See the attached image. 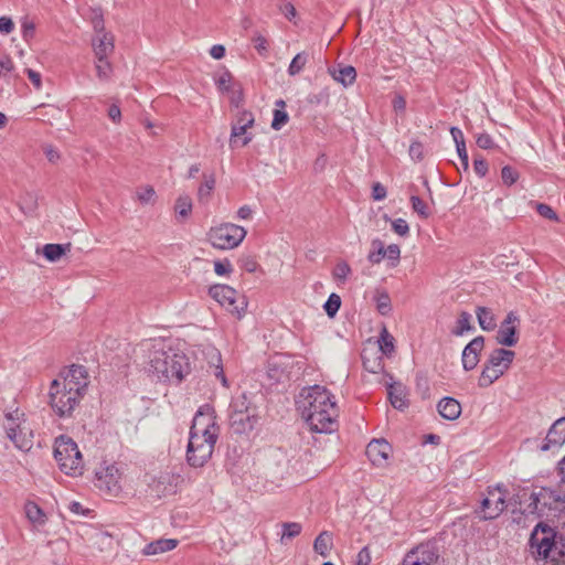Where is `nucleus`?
<instances>
[{
    "mask_svg": "<svg viewBox=\"0 0 565 565\" xmlns=\"http://www.w3.org/2000/svg\"><path fill=\"white\" fill-rule=\"evenodd\" d=\"M95 486L107 493H117L120 487V472L115 463L106 465L95 471Z\"/></svg>",
    "mask_w": 565,
    "mask_h": 565,
    "instance_id": "nucleus-12",
    "label": "nucleus"
},
{
    "mask_svg": "<svg viewBox=\"0 0 565 565\" xmlns=\"http://www.w3.org/2000/svg\"><path fill=\"white\" fill-rule=\"evenodd\" d=\"M93 18H92V24L93 30L96 33V35H103V33H107L105 30V20L104 14L100 8L93 9Z\"/></svg>",
    "mask_w": 565,
    "mask_h": 565,
    "instance_id": "nucleus-47",
    "label": "nucleus"
},
{
    "mask_svg": "<svg viewBox=\"0 0 565 565\" xmlns=\"http://www.w3.org/2000/svg\"><path fill=\"white\" fill-rule=\"evenodd\" d=\"M565 444V417L556 419L550 427L545 439L539 446L540 451L559 450Z\"/></svg>",
    "mask_w": 565,
    "mask_h": 565,
    "instance_id": "nucleus-16",
    "label": "nucleus"
},
{
    "mask_svg": "<svg viewBox=\"0 0 565 565\" xmlns=\"http://www.w3.org/2000/svg\"><path fill=\"white\" fill-rule=\"evenodd\" d=\"M301 531L302 525L299 522H284L279 537L280 544L287 545L291 540L300 535Z\"/></svg>",
    "mask_w": 565,
    "mask_h": 565,
    "instance_id": "nucleus-32",
    "label": "nucleus"
},
{
    "mask_svg": "<svg viewBox=\"0 0 565 565\" xmlns=\"http://www.w3.org/2000/svg\"><path fill=\"white\" fill-rule=\"evenodd\" d=\"M393 231L399 236H406L409 233V226L404 218H395L392 221Z\"/></svg>",
    "mask_w": 565,
    "mask_h": 565,
    "instance_id": "nucleus-59",
    "label": "nucleus"
},
{
    "mask_svg": "<svg viewBox=\"0 0 565 565\" xmlns=\"http://www.w3.org/2000/svg\"><path fill=\"white\" fill-rule=\"evenodd\" d=\"M53 457L65 475L71 477L83 475V457L77 444L71 437L61 435L55 439Z\"/></svg>",
    "mask_w": 565,
    "mask_h": 565,
    "instance_id": "nucleus-5",
    "label": "nucleus"
},
{
    "mask_svg": "<svg viewBox=\"0 0 565 565\" xmlns=\"http://www.w3.org/2000/svg\"><path fill=\"white\" fill-rule=\"evenodd\" d=\"M385 257L392 260V266H396L401 258V248L396 244H391L385 248Z\"/></svg>",
    "mask_w": 565,
    "mask_h": 565,
    "instance_id": "nucleus-57",
    "label": "nucleus"
},
{
    "mask_svg": "<svg viewBox=\"0 0 565 565\" xmlns=\"http://www.w3.org/2000/svg\"><path fill=\"white\" fill-rule=\"evenodd\" d=\"M531 544L536 547L543 565H565V537L551 527L536 525Z\"/></svg>",
    "mask_w": 565,
    "mask_h": 565,
    "instance_id": "nucleus-4",
    "label": "nucleus"
},
{
    "mask_svg": "<svg viewBox=\"0 0 565 565\" xmlns=\"http://www.w3.org/2000/svg\"><path fill=\"white\" fill-rule=\"evenodd\" d=\"M246 114L242 111V116ZM247 145V121L239 117L237 122L231 125V134L228 138V146L231 150L242 149Z\"/></svg>",
    "mask_w": 565,
    "mask_h": 565,
    "instance_id": "nucleus-21",
    "label": "nucleus"
},
{
    "mask_svg": "<svg viewBox=\"0 0 565 565\" xmlns=\"http://www.w3.org/2000/svg\"><path fill=\"white\" fill-rule=\"evenodd\" d=\"M276 106L277 108H275L273 113L271 128L279 130L287 124L289 117L285 110L286 104L282 99L277 100Z\"/></svg>",
    "mask_w": 565,
    "mask_h": 565,
    "instance_id": "nucleus-35",
    "label": "nucleus"
},
{
    "mask_svg": "<svg viewBox=\"0 0 565 565\" xmlns=\"http://www.w3.org/2000/svg\"><path fill=\"white\" fill-rule=\"evenodd\" d=\"M333 78L343 86H350L356 78V71L353 66L348 65L332 73Z\"/></svg>",
    "mask_w": 565,
    "mask_h": 565,
    "instance_id": "nucleus-34",
    "label": "nucleus"
},
{
    "mask_svg": "<svg viewBox=\"0 0 565 565\" xmlns=\"http://www.w3.org/2000/svg\"><path fill=\"white\" fill-rule=\"evenodd\" d=\"M7 437L20 450L26 451L30 446L26 441H20V427L18 424L10 425L7 429Z\"/></svg>",
    "mask_w": 565,
    "mask_h": 565,
    "instance_id": "nucleus-43",
    "label": "nucleus"
},
{
    "mask_svg": "<svg viewBox=\"0 0 565 565\" xmlns=\"http://www.w3.org/2000/svg\"><path fill=\"white\" fill-rule=\"evenodd\" d=\"M253 42L255 50L262 57H267L269 55V42L266 38L257 34L253 38Z\"/></svg>",
    "mask_w": 565,
    "mask_h": 565,
    "instance_id": "nucleus-50",
    "label": "nucleus"
},
{
    "mask_svg": "<svg viewBox=\"0 0 565 565\" xmlns=\"http://www.w3.org/2000/svg\"><path fill=\"white\" fill-rule=\"evenodd\" d=\"M61 384L65 382V386L73 390L78 386L81 396H84L87 391V371L85 366L79 364H72L65 371H62L56 379Z\"/></svg>",
    "mask_w": 565,
    "mask_h": 565,
    "instance_id": "nucleus-15",
    "label": "nucleus"
},
{
    "mask_svg": "<svg viewBox=\"0 0 565 565\" xmlns=\"http://www.w3.org/2000/svg\"><path fill=\"white\" fill-rule=\"evenodd\" d=\"M24 513L29 522L35 526H42L47 521L45 512L34 501H26L24 503Z\"/></svg>",
    "mask_w": 565,
    "mask_h": 565,
    "instance_id": "nucleus-26",
    "label": "nucleus"
},
{
    "mask_svg": "<svg viewBox=\"0 0 565 565\" xmlns=\"http://www.w3.org/2000/svg\"><path fill=\"white\" fill-rule=\"evenodd\" d=\"M563 503H565V494L551 488L542 487L531 493L530 503L524 509L523 513L526 515L542 516L547 511L557 509L558 505Z\"/></svg>",
    "mask_w": 565,
    "mask_h": 565,
    "instance_id": "nucleus-10",
    "label": "nucleus"
},
{
    "mask_svg": "<svg viewBox=\"0 0 565 565\" xmlns=\"http://www.w3.org/2000/svg\"><path fill=\"white\" fill-rule=\"evenodd\" d=\"M392 451L391 445L384 439H373L366 447V456L375 466H384Z\"/></svg>",
    "mask_w": 565,
    "mask_h": 565,
    "instance_id": "nucleus-20",
    "label": "nucleus"
},
{
    "mask_svg": "<svg viewBox=\"0 0 565 565\" xmlns=\"http://www.w3.org/2000/svg\"><path fill=\"white\" fill-rule=\"evenodd\" d=\"M351 274V267L350 265L342 260V262H339L334 268H333V271H332V276L333 278L339 282V284H344L349 277V275Z\"/></svg>",
    "mask_w": 565,
    "mask_h": 565,
    "instance_id": "nucleus-45",
    "label": "nucleus"
},
{
    "mask_svg": "<svg viewBox=\"0 0 565 565\" xmlns=\"http://www.w3.org/2000/svg\"><path fill=\"white\" fill-rule=\"evenodd\" d=\"M307 61H308V56L305 52H300L298 53L290 62L289 66H288V74L290 76H295L297 74H299L305 65L307 64Z\"/></svg>",
    "mask_w": 565,
    "mask_h": 565,
    "instance_id": "nucleus-44",
    "label": "nucleus"
},
{
    "mask_svg": "<svg viewBox=\"0 0 565 565\" xmlns=\"http://www.w3.org/2000/svg\"><path fill=\"white\" fill-rule=\"evenodd\" d=\"M192 200L189 195H180L174 205L178 217L185 218L192 212Z\"/></svg>",
    "mask_w": 565,
    "mask_h": 565,
    "instance_id": "nucleus-38",
    "label": "nucleus"
},
{
    "mask_svg": "<svg viewBox=\"0 0 565 565\" xmlns=\"http://www.w3.org/2000/svg\"><path fill=\"white\" fill-rule=\"evenodd\" d=\"M213 82L221 94H230L234 84L232 83V74L228 70L223 71L213 75Z\"/></svg>",
    "mask_w": 565,
    "mask_h": 565,
    "instance_id": "nucleus-33",
    "label": "nucleus"
},
{
    "mask_svg": "<svg viewBox=\"0 0 565 565\" xmlns=\"http://www.w3.org/2000/svg\"><path fill=\"white\" fill-rule=\"evenodd\" d=\"M68 247L70 244L49 243L43 246L42 254L47 262L55 263L66 254Z\"/></svg>",
    "mask_w": 565,
    "mask_h": 565,
    "instance_id": "nucleus-29",
    "label": "nucleus"
},
{
    "mask_svg": "<svg viewBox=\"0 0 565 565\" xmlns=\"http://www.w3.org/2000/svg\"><path fill=\"white\" fill-rule=\"evenodd\" d=\"M438 413L448 420L457 419L461 414L460 403L452 397H444L437 405Z\"/></svg>",
    "mask_w": 565,
    "mask_h": 565,
    "instance_id": "nucleus-25",
    "label": "nucleus"
},
{
    "mask_svg": "<svg viewBox=\"0 0 565 565\" xmlns=\"http://www.w3.org/2000/svg\"><path fill=\"white\" fill-rule=\"evenodd\" d=\"M409 156L413 160L420 161L424 158V146L419 141H413L409 146Z\"/></svg>",
    "mask_w": 565,
    "mask_h": 565,
    "instance_id": "nucleus-62",
    "label": "nucleus"
},
{
    "mask_svg": "<svg viewBox=\"0 0 565 565\" xmlns=\"http://www.w3.org/2000/svg\"><path fill=\"white\" fill-rule=\"evenodd\" d=\"M371 556L367 547H363L356 555L354 565H369Z\"/></svg>",
    "mask_w": 565,
    "mask_h": 565,
    "instance_id": "nucleus-64",
    "label": "nucleus"
},
{
    "mask_svg": "<svg viewBox=\"0 0 565 565\" xmlns=\"http://www.w3.org/2000/svg\"><path fill=\"white\" fill-rule=\"evenodd\" d=\"M296 404L311 431L331 434L337 429L338 406L326 387L313 385L302 388Z\"/></svg>",
    "mask_w": 565,
    "mask_h": 565,
    "instance_id": "nucleus-1",
    "label": "nucleus"
},
{
    "mask_svg": "<svg viewBox=\"0 0 565 565\" xmlns=\"http://www.w3.org/2000/svg\"><path fill=\"white\" fill-rule=\"evenodd\" d=\"M266 374L273 383H279L285 379H288L289 371L287 359L284 355H276L271 358L268 361Z\"/></svg>",
    "mask_w": 565,
    "mask_h": 565,
    "instance_id": "nucleus-22",
    "label": "nucleus"
},
{
    "mask_svg": "<svg viewBox=\"0 0 565 565\" xmlns=\"http://www.w3.org/2000/svg\"><path fill=\"white\" fill-rule=\"evenodd\" d=\"M227 423L231 437L247 439V392L233 396L227 409Z\"/></svg>",
    "mask_w": 565,
    "mask_h": 565,
    "instance_id": "nucleus-9",
    "label": "nucleus"
},
{
    "mask_svg": "<svg viewBox=\"0 0 565 565\" xmlns=\"http://www.w3.org/2000/svg\"><path fill=\"white\" fill-rule=\"evenodd\" d=\"M68 510L75 515L79 516H90L92 510L88 508H85L81 502L78 501H72L68 504Z\"/></svg>",
    "mask_w": 565,
    "mask_h": 565,
    "instance_id": "nucleus-58",
    "label": "nucleus"
},
{
    "mask_svg": "<svg viewBox=\"0 0 565 565\" xmlns=\"http://www.w3.org/2000/svg\"><path fill=\"white\" fill-rule=\"evenodd\" d=\"M230 98V103L232 107L238 108L244 100V89L242 86L238 88L232 87V92L226 94Z\"/></svg>",
    "mask_w": 565,
    "mask_h": 565,
    "instance_id": "nucleus-54",
    "label": "nucleus"
},
{
    "mask_svg": "<svg viewBox=\"0 0 565 565\" xmlns=\"http://www.w3.org/2000/svg\"><path fill=\"white\" fill-rule=\"evenodd\" d=\"M519 177V172L510 166H504L501 170L502 182L508 186L514 184Z\"/></svg>",
    "mask_w": 565,
    "mask_h": 565,
    "instance_id": "nucleus-51",
    "label": "nucleus"
},
{
    "mask_svg": "<svg viewBox=\"0 0 565 565\" xmlns=\"http://www.w3.org/2000/svg\"><path fill=\"white\" fill-rule=\"evenodd\" d=\"M471 315L467 311H461L459 317H458V320H457V326L456 328L452 330V334L457 335V337H461L466 332H469L471 330H473V327L471 324Z\"/></svg>",
    "mask_w": 565,
    "mask_h": 565,
    "instance_id": "nucleus-37",
    "label": "nucleus"
},
{
    "mask_svg": "<svg viewBox=\"0 0 565 565\" xmlns=\"http://www.w3.org/2000/svg\"><path fill=\"white\" fill-rule=\"evenodd\" d=\"M483 347L484 338L478 335L463 348L461 362L465 371H471L478 365Z\"/></svg>",
    "mask_w": 565,
    "mask_h": 565,
    "instance_id": "nucleus-18",
    "label": "nucleus"
},
{
    "mask_svg": "<svg viewBox=\"0 0 565 565\" xmlns=\"http://www.w3.org/2000/svg\"><path fill=\"white\" fill-rule=\"evenodd\" d=\"M385 257V247L381 239L372 241V249L367 255V259L372 264H380Z\"/></svg>",
    "mask_w": 565,
    "mask_h": 565,
    "instance_id": "nucleus-42",
    "label": "nucleus"
},
{
    "mask_svg": "<svg viewBox=\"0 0 565 565\" xmlns=\"http://www.w3.org/2000/svg\"><path fill=\"white\" fill-rule=\"evenodd\" d=\"M209 295L222 307L228 311L236 313L238 319L244 317L243 308L236 306L237 291L228 285L216 284L209 288Z\"/></svg>",
    "mask_w": 565,
    "mask_h": 565,
    "instance_id": "nucleus-13",
    "label": "nucleus"
},
{
    "mask_svg": "<svg viewBox=\"0 0 565 565\" xmlns=\"http://www.w3.org/2000/svg\"><path fill=\"white\" fill-rule=\"evenodd\" d=\"M536 211L537 213L547 218V220H551V221H557V214L554 212V210L547 205V204H544V203H539L536 205Z\"/></svg>",
    "mask_w": 565,
    "mask_h": 565,
    "instance_id": "nucleus-61",
    "label": "nucleus"
},
{
    "mask_svg": "<svg viewBox=\"0 0 565 565\" xmlns=\"http://www.w3.org/2000/svg\"><path fill=\"white\" fill-rule=\"evenodd\" d=\"M362 360H363V366L364 369L370 372V373H373V374H377L380 373L383 367H384V364H383V359L381 355H375L373 358H369L367 356V353L364 352L362 354Z\"/></svg>",
    "mask_w": 565,
    "mask_h": 565,
    "instance_id": "nucleus-40",
    "label": "nucleus"
},
{
    "mask_svg": "<svg viewBox=\"0 0 565 565\" xmlns=\"http://www.w3.org/2000/svg\"><path fill=\"white\" fill-rule=\"evenodd\" d=\"M175 478L169 473L160 475L153 483V489L158 492V497L172 494L175 492Z\"/></svg>",
    "mask_w": 565,
    "mask_h": 565,
    "instance_id": "nucleus-28",
    "label": "nucleus"
},
{
    "mask_svg": "<svg viewBox=\"0 0 565 565\" xmlns=\"http://www.w3.org/2000/svg\"><path fill=\"white\" fill-rule=\"evenodd\" d=\"M473 170L480 177H486L488 172V163L483 158H475L473 160Z\"/></svg>",
    "mask_w": 565,
    "mask_h": 565,
    "instance_id": "nucleus-63",
    "label": "nucleus"
},
{
    "mask_svg": "<svg viewBox=\"0 0 565 565\" xmlns=\"http://www.w3.org/2000/svg\"><path fill=\"white\" fill-rule=\"evenodd\" d=\"M438 555L430 544H420L409 551L403 561V565H433Z\"/></svg>",
    "mask_w": 565,
    "mask_h": 565,
    "instance_id": "nucleus-17",
    "label": "nucleus"
},
{
    "mask_svg": "<svg viewBox=\"0 0 565 565\" xmlns=\"http://www.w3.org/2000/svg\"><path fill=\"white\" fill-rule=\"evenodd\" d=\"M388 398L392 406L396 409H404L407 407L408 402L406 398L405 390L401 384H392L388 387Z\"/></svg>",
    "mask_w": 565,
    "mask_h": 565,
    "instance_id": "nucleus-30",
    "label": "nucleus"
},
{
    "mask_svg": "<svg viewBox=\"0 0 565 565\" xmlns=\"http://www.w3.org/2000/svg\"><path fill=\"white\" fill-rule=\"evenodd\" d=\"M96 60L95 68L97 77L100 81H108L113 73V67L109 60L107 57H96Z\"/></svg>",
    "mask_w": 565,
    "mask_h": 565,
    "instance_id": "nucleus-41",
    "label": "nucleus"
},
{
    "mask_svg": "<svg viewBox=\"0 0 565 565\" xmlns=\"http://www.w3.org/2000/svg\"><path fill=\"white\" fill-rule=\"evenodd\" d=\"M179 541L175 539H159L152 541L142 548V554L146 556L157 555L174 550Z\"/></svg>",
    "mask_w": 565,
    "mask_h": 565,
    "instance_id": "nucleus-24",
    "label": "nucleus"
},
{
    "mask_svg": "<svg viewBox=\"0 0 565 565\" xmlns=\"http://www.w3.org/2000/svg\"><path fill=\"white\" fill-rule=\"evenodd\" d=\"M146 371L160 383L180 385L191 372L188 355L170 341H156L148 351Z\"/></svg>",
    "mask_w": 565,
    "mask_h": 565,
    "instance_id": "nucleus-2",
    "label": "nucleus"
},
{
    "mask_svg": "<svg viewBox=\"0 0 565 565\" xmlns=\"http://www.w3.org/2000/svg\"><path fill=\"white\" fill-rule=\"evenodd\" d=\"M476 143L481 149H491L494 147L492 137L487 132L479 134L476 138Z\"/></svg>",
    "mask_w": 565,
    "mask_h": 565,
    "instance_id": "nucleus-60",
    "label": "nucleus"
},
{
    "mask_svg": "<svg viewBox=\"0 0 565 565\" xmlns=\"http://www.w3.org/2000/svg\"><path fill=\"white\" fill-rule=\"evenodd\" d=\"M520 318L516 312L510 311L501 322L497 332V343L503 347H513L518 343V326Z\"/></svg>",
    "mask_w": 565,
    "mask_h": 565,
    "instance_id": "nucleus-14",
    "label": "nucleus"
},
{
    "mask_svg": "<svg viewBox=\"0 0 565 565\" xmlns=\"http://www.w3.org/2000/svg\"><path fill=\"white\" fill-rule=\"evenodd\" d=\"M232 271V264L227 258L214 262V273L217 276H225Z\"/></svg>",
    "mask_w": 565,
    "mask_h": 565,
    "instance_id": "nucleus-55",
    "label": "nucleus"
},
{
    "mask_svg": "<svg viewBox=\"0 0 565 565\" xmlns=\"http://www.w3.org/2000/svg\"><path fill=\"white\" fill-rule=\"evenodd\" d=\"M332 547L333 537L328 531H322L313 541V551L322 557L329 556Z\"/></svg>",
    "mask_w": 565,
    "mask_h": 565,
    "instance_id": "nucleus-27",
    "label": "nucleus"
},
{
    "mask_svg": "<svg viewBox=\"0 0 565 565\" xmlns=\"http://www.w3.org/2000/svg\"><path fill=\"white\" fill-rule=\"evenodd\" d=\"M78 386L76 388L65 386L57 380H52L49 387V405L58 418H70L81 399Z\"/></svg>",
    "mask_w": 565,
    "mask_h": 565,
    "instance_id": "nucleus-6",
    "label": "nucleus"
},
{
    "mask_svg": "<svg viewBox=\"0 0 565 565\" xmlns=\"http://www.w3.org/2000/svg\"><path fill=\"white\" fill-rule=\"evenodd\" d=\"M246 234L247 231L243 226L233 223H223L210 228L207 241L214 248L226 250L238 246Z\"/></svg>",
    "mask_w": 565,
    "mask_h": 565,
    "instance_id": "nucleus-8",
    "label": "nucleus"
},
{
    "mask_svg": "<svg viewBox=\"0 0 565 565\" xmlns=\"http://www.w3.org/2000/svg\"><path fill=\"white\" fill-rule=\"evenodd\" d=\"M413 210L423 218H427L429 216L428 207L426 203L416 195L411 198Z\"/></svg>",
    "mask_w": 565,
    "mask_h": 565,
    "instance_id": "nucleus-53",
    "label": "nucleus"
},
{
    "mask_svg": "<svg viewBox=\"0 0 565 565\" xmlns=\"http://www.w3.org/2000/svg\"><path fill=\"white\" fill-rule=\"evenodd\" d=\"M92 46L96 57H107L108 53L113 52L114 38L110 33H103V35H95L92 39Z\"/></svg>",
    "mask_w": 565,
    "mask_h": 565,
    "instance_id": "nucleus-23",
    "label": "nucleus"
},
{
    "mask_svg": "<svg viewBox=\"0 0 565 565\" xmlns=\"http://www.w3.org/2000/svg\"><path fill=\"white\" fill-rule=\"evenodd\" d=\"M514 358L515 353L512 350L494 349L483 364L478 385L480 387H488L493 384L510 369Z\"/></svg>",
    "mask_w": 565,
    "mask_h": 565,
    "instance_id": "nucleus-7",
    "label": "nucleus"
},
{
    "mask_svg": "<svg viewBox=\"0 0 565 565\" xmlns=\"http://www.w3.org/2000/svg\"><path fill=\"white\" fill-rule=\"evenodd\" d=\"M478 323L484 331L494 330L497 327V320L493 312L487 307H478L476 310Z\"/></svg>",
    "mask_w": 565,
    "mask_h": 565,
    "instance_id": "nucleus-31",
    "label": "nucleus"
},
{
    "mask_svg": "<svg viewBox=\"0 0 565 565\" xmlns=\"http://www.w3.org/2000/svg\"><path fill=\"white\" fill-rule=\"evenodd\" d=\"M214 411L210 405L201 406L193 418L186 446V461L191 467L201 468L212 457L217 434L214 427Z\"/></svg>",
    "mask_w": 565,
    "mask_h": 565,
    "instance_id": "nucleus-3",
    "label": "nucleus"
},
{
    "mask_svg": "<svg viewBox=\"0 0 565 565\" xmlns=\"http://www.w3.org/2000/svg\"><path fill=\"white\" fill-rule=\"evenodd\" d=\"M35 34V23L29 18L21 19V36L24 42L29 43L33 40Z\"/></svg>",
    "mask_w": 565,
    "mask_h": 565,
    "instance_id": "nucleus-46",
    "label": "nucleus"
},
{
    "mask_svg": "<svg viewBox=\"0 0 565 565\" xmlns=\"http://www.w3.org/2000/svg\"><path fill=\"white\" fill-rule=\"evenodd\" d=\"M244 454L245 447L239 444V438L230 436L225 454V467L227 472L232 476L234 483L243 481L244 470L243 466L239 463L242 462Z\"/></svg>",
    "mask_w": 565,
    "mask_h": 565,
    "instance_id": "nucleus-11",
    "label": "nucleus"
},
{
    "mask_svg": "<svg viewBox=\"0 0 565 565\" xmlns=\"http://www.w3.org/2000/svg\"><path fill=\"white\" fill-rule=\"evenodd\" d=\"M489 498H484L481 502L480 514L483 520H493L498 518L505 509V498L503 493L494 491L489 492Z\"/></svg>",
    "mask_w": 565,
    "mask_h": 565,
    "instance_id": "nucleus-19",
    "label": "nucleus"
},
{
    "mask_svg": "<svg viewBox=\"0 0 565 565\" xmlns=\"http://www.w3.org/2000/svg\"><path fill=\"white\" fill-rule=\"evenodd\" d=\"M380 351L382 354H390L394 351V338L384 329L381 333L380 340Z\"/></svg>",
    "mask_w": 565,
    "mask_h": 565,
    "instance_id": "nucleus-48",
    "label": "nucleus"
},
{
    "mask_svg": "<svg viewBox=\"0 0 565 565\" xmlns=\"http://www.w3.org/2000/svg\"><path fill=\"white\" fill-rule=\"evenodd\" d=\"M36 205L38 204H36V200L34 199V196L31 194H28L23 199L22 203L20 204V209L25 215H31L35 212Z\"/></svg>",
    "mask_w": 565,
    "mask_h": 565,
    "instance_id": "nucleus-56",
    "label": "nucleus"
},
{
    "mask_svg": "<svg viewBox=\"0 0 565 565\" xmlns=\"http://www.w3.org/2000/svg\"><path fill=\"white\" fill-rule=\"evenodd\" d=\"M374 300L380 315L387 316L392 311L391 298L386 291L377 290Z\"/></svg>",
    "mask_w": 565,
    "mask_h": 565,
    "instance_id": "nucleus-39",
    "label": "nucleus"
},
{
    "mask_svg": "<svg viewBox=\"0 0 565 565\" xmlns=\"http://www.w3.org/2000/svg\"><path fill=\"white\" fill-rule=\"evenodd\" d=\"M215 188V177L213 173L203 174V182L198 189V198L200 201H204L210 198L211 193Z\"/></svg>",
    "mask_w": 565,
    "mask_h": 565,
    "instance_id": "nucleus-36",
    "label": "nucleus"
},
{
    "mask_svg": "<svg viewBox=\"0 0 565 565\" xmlns=\"http://www.w3.org/2000/svg\"><path fill=\"white\" fill-rule=\"evenodd\" d=\"M14 71V64L10 56L6 55L0 58V77L9 79Z\"/></svg>",
    "mask_w": 565,
    "mask_h": 565,
    "instance_id": "nucleus-52",
    "label": "nucleus"
},
{
    "mask_svg": "<svg viewBox=\"0 0 565 565\" xmlns=\"http://www.w3.org/2000/svg\"><path fill=\"white\" fill-rule=\"evenodd\" d=\"M341 307V298L337 294H331L328 300L324 302L323 308L327 315L332 318L337 315Z\"/></svg>",
    "mask_w": 565,
    "mask_h": 565,
    "instance_id": "nucleus-49",
    "label": "nucleus"
}]
</instances>
